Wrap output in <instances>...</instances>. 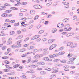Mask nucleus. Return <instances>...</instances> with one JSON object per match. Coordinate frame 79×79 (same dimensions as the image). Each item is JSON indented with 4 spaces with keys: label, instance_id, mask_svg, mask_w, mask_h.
Masks as SVG:
<instances>
[{
    "label": "nucleus",
    "instance_id": "obj_43",
    "mask_svg": "<svg viewBox=\"0 0 79 79\" xmlns=\"http://www.w3.org/2000/svg\"><path fill=\"white\" fill-rule=\"evenodd\" d=\"M4 6H10V4L6 3L4 4Z\"/></svg>",
    "mask_w": 79,
    "mask_h": 79
},
{
    "label": "nucleus",
    "instance_id": "obj_38",
    "mask_svg": "<svg viewBox=\"0 0 79 79\" xmlns=\"http://www.w3.org/2000/svg\"><path fill=\"white\" fill-rule=\"evenodd\" d=\"M38 61V60L37 59H35L32 61V62L33 63H36Z\"/></svg>",
    "mask_w": 79,
    "mask_h": 79
},
{
    "label": "nucleus",
    "instance_id": "obj_42",
    "mask_svg": "<svg viewBox=\"0 0 79 79\" xmlns=\"http://www.w3.org/2000/svg\"><path fill=\"white\" fill-rule=\"evenodd\" d=\"M56 76H55V75L54 74H53L50 76V77H51V78H53V77H55Z\"/></svg>",
    "mask_w": 79,
    "mask_h": 79
},
{
    "label": "nucleus",
    "instance_id": "obj_52",
    "mask_svg": "<svg viewBox=\"0 0 79 79\" xmlns=\"http://www.w3.org/2000/svg\"><path fill=\"white\" fill-rule=\"evenodd\" d=\"M46 70H47V71H51V69L49 68H46Z\"/></svg>",
    "mask_w": 79,
    "mask_h": 79
},
{
    "label": "nucleus",
    "instance_id": "obj_44",
    "mask_svg": "<svg viewBox=\"0 0 79 79\" xmlns=\"http://www.w3.org/2000/svg\"><path fill=\"white\" fill-rule=\"evenodd\" d=\"M60 61V59H56L54 60V62H57V61Z\"/></svg>",
    "mask_w": 79,
    "mask_h": 79
},
{
    "label": "nucleus",
    "instance_id": "obj_28",
    "mask_svg": "<svg viewBox=\"0 0 79 79\" xmlns=\"http://www.w3.org/2000/svg\"><path fill=\"white\" fill-rule=\"evenodd\" d=\"M63 5H68L69 4V3L68 2H62Z\"/></svg>",
    "mask_w": 79,
    "mask_h": 79
},
{
    "label": "nucleus",
    "instance_id": "obj_4",
    "mask_svg": "<svg viewBox=\"0 0 79 79\" xmlns=\"http://www.w3.org/2000/svg\"><path fill=\"white\" fill-rule=\"evenodd\" d=\"M76 60V58L72 57L70 58L69 59L70 61L68 62L69 64H74V61Z\"/></svg>",
    "mask_w": 79,
    "mask_h": 79
},
{
    "label": "nucleus",
    "instance_id": "obj_58",
    "mask_svg": "<svg viewBox=\"0 0 79 79\" xmlns=\"http://www.w3.org/2000/svg\"><path fill=\"white\" fill-rule=\"evenodd\" d=\"M7 52H8L9 53V52H11V49H10V48H8V49H7Z\"/></svg>",
    "mask_w": 79,
    "mask_h": 79
},
{
    "label": "nucleus",
    "instance_id": "obj_10",
    "mask_svg": "<svg viewBox=\"0 0 79 79\" xmlns=\"http://www.w3.org/2000/svg\"><path fill=\"white\" fill-rule=\"evenodd\" d=\"M72 29L71 27H66L64 28V31H70Z\"/></svg>",
    "mask_w": 79,
    "mask_h": 79
},
{
    "label": "nucleus",
    "instance_id": "obj_32",
    "mask_svg": "<svg viewBox=\"0 0 79 79\" xmlns=\"http://www.w3.org/2000/svg\"><path fill=\"white\" fill-rule=\"evenodd\" d=\"M11 10H18V8L16 7H11L10 8Z\"/></svg>",
    "mask_w": 79,
    "mask_h": 79
},
{
    "label": "nucleus",
    "instance_id": "obj_24",
    "mask_svg": "<svg viewBox=\"0 0 79 79\" xmlns=\"http://www.w3.org/2000/svg\"><path fill=\"white\" fill-rule=\"evenodd\" d=\"M57 31V29L55 28H54L52 29V33H55V32H56Z\"/></svg>",
    "mask_w": 79,
    "mask_h": 79
},
{
    "label": "nucleus",
    "instance_id": "obj_41",
    "mask_svg": "<svg viewBox=\"0 0 79 79\" xmlns=\"http://www.w3.org/2000/svg\"><path fill=\"white\" fill-rule=\"evenodd\" d=\"M63 22H67L69 21V19L66 18L63 20Z\"/></svg>",
    "mask_w": 79,
    "mask_h": 79
},
{
    "label": "nucleus",
    "instance_id": "obj_57",
    "mask_svg": "<svg viewBox=\"0 0 79 79\" xmlns=\"http://www.w3.org/2000/svg\"><path fill=\"white\" fill-rule=\"evenodd\" d=\"M21 20H26L27 19L26 17H24L23 18H22L21 19Z\"/></svg>",
    "mask_w": 79,
    "mask_h": 79
},
{
    "label": "nucleus",
    "instance_id": "obj_36",
    "mask_svg": "<svg viewBox=\"0 0 79 79\" xmlns=\"http://www.w3.org/2000/svg\"><path fill=\"white\" fill-rule=\"evenodd\" d=\"M45 31L44 30H40L39 32V34H42V33H43V32H44Z\"/></svg>",
    "mask_w": 79,
    "mask_h": 79
},
{
    "label": "nucleus",
    "instance_id": "obj_23",
    "mask_svg": "<svg viewBox=\"0 0 79 79\" xmlns=\"http://www.w3.org/2000/svg\"><path fill=\"white\" fill-rule=\"evenodd\" d=\"M40 73L41 74H47V72L45 71H42Z\"/></svg>",
    "mask_w": 79,
    "mask_h": 79
},
{
    "label": "nucleus",
    "instance_id": "obj_29",
    "mask_svg": "<svg viewBox=\"0 0 79 79\" xmlns=\"http://www.w3.org/2000/svg\"><path fill=\"white\" fill-rule=\"evenodd\" d=\"M73 56V54L69 52V54L68 55V56L69 58H71Z\"/></svg>",
    "mask_w": 79,
    "mask_h": 79
},
{
    "label": "nucleus",
    "instance_id": "obj_51",
    "mask_svg": "<svg viewBox=\"0 0 79 79\" xmlns=\"http://www.w3.org/2000/svg\"><path fill=\"white\" fill-rule=\"evenodd\" d=\"M27 3L26 2L21 3V5H27Z\"/></svg>",
    "mask_w": 79,
    "mask_h": 79
},
{
    "label": "nucleus",
    "instance_id": "obj_9",
    "mask_svg": "<svg viewBox=\"0 0 79 79\" xmlns=\"http://www.w3.org/2000/svg\"><path fill=\"white\" fill-rule=\"evenodd\" d=\"M42 57H43V55L42 54H40V55L37 54L34 56L35 58H42Z\"/></svg>",
    "mask_w": 79,
    "mask_h": 79
},
{
    "label": "nucleus",
    "instance_id": "obj_26",
    "mask_svg": "<svg viewBox=\"0 0 79 79\" xmlns=\"http://www.w3.org/2000/svg\"><path fill=\"white\" fill-rule=\"evenodd\" d=\"M26 11H27V10H26V9H21L20 10V12H26Z\"/></svg>",
    "mask_w": 79,
    "mask_h": 79
},
{
    "label": "nucleus",
    "instance_id": "obj_49",
    "mask_svg": "<svg viewBox=\"0 0 79 79\" xmlns=\"http://www.w3.org/2000/svg\"><path fill=\"white\" fill-rule=\"evenodd\" d=\"M39 18V16L36 15L35 16V17L34 18V20H36L38 19Z\"/></svg>",
    "mask_w": 79,
    "mask_h": 79
},
{
    "label": "nucleus",
    "instance_id": "obj_7",
    "mask_svg": "<svg viewBox=\"0 0 79 79\" xmlns=\"http://www.w3.org/2000/svg\"><path fill=\"white\" fill-rule=\"evenodd\" d=\"M10 23H6L4 24L3 26L4 27H7V28L11 27V25H10Z\"/></svg>",
    "mask_w": 79,
    "mask_h": 79
},
{
    "label": "nucleus",
    "instance_id": "obj_60",
    "mask_svg": "<svg viewBox=\"0 0 79 79\" xmlns=\"http://www.w3.org/2000/svg\"><path fill=\"white\" fill-rule=\"evenodd\" d=\"M32 67L33 68H36V67H37V65H32Z\"/></svg>",
    "mask_w": 79,
    "mask_h": 79
},
{
    "label": "nucleus",
    "instance_id": "obj_62",
    "mask_svg": "<svg viewBox=\"0 0 79 79\" xmlns=\"http://www.w3.org/2000/svg\"><path fill=\"white\" fill-rule=\"evenodd\" d=\"M19 15L20 16H23V14L22 13H19Z\"/></svg>",
    "mask_w": 79,
    "mask_h": 79
},
{
    "label": "nucleus",
    "instance_id": "obj_56",
    "mask_svg": "<svg viewBox=\"0 0 79 79\" xmlns=\"http://www.w3.org/2000/svg\"><path fill=\"white\" fill-rule=\"evenodd\" d=\"M8 16L9 18L12 17L13 16V14H10L8 15Z\"/></svg>",
    "mask_w": 79,
    "mask_h": 79
},
{
    "label": "nucleus",
    "instance_id": "obj_1",
    "mask_svg": "<svg viewBox=\"0 0 79 79\" xmlns=\"http://www.w3.org/2000/svg\"><path fill=\"white\" fill-rule=\"evenodd\" d=\"M67 46H69L70 47H76V44L73 43V42H70L68 43Z\"/></svg>",
    "mask_w": 79,
    "mask_h": 79
},
{
    "label": "nucleus",
    "instance_id": "obj_64",
    "mask_svg": "<svg viewBox=\"0 0 79 79\" xmlns=\"http://www.w3.org/2000/svg\"><path fill=\"white\" fill-rule=\"evenodd\" d=\"M37 79H43L42 77H39L37 78Z\"/></svg>",
    "mask_w": 79,
    "mask_h": 79
},
{
    "label": "nucleus",
    "instance_id": "obj_25",
    "mask_svg": "<svg viewBox=\"0 0 79 79\" xmlns=\"http://www.w3.org/2000/svg\"><path fill=\"white\" fill-rule=\"evenodd\" d=\"M29 50H34V47L32 46H31L28 48Z\"/></svg>",
    "mask_w": 79,
    "mask_h": 79
},
{
    "label": "nucleus",
    "instance_id": "obj_27",
    "mask_svg": "<svg viewBox=\"0 0 79 79\" xmlns=\"http://www.w3.org/2000/svg\"><path fill=\"white\" fill-rule=\"evenodd\" d=\"M12 11V10H7L5 11V13H11Z\"/></svg>",
    "mask_w": 79,
    "mask_h": 79
},
{
    "label": "nucleus",
    "instance_id": "obj_17",
    "mask_svg": "<svg viewBox=\"0 0 79 79\" xmlns=\"http://www.w3.org/2000/svg\"><path fill=\"white\" fill-rule=\"evenodd\" d=\"M8 43L9 44H12V38H10L8 40Z\"/></svg>",
    "mask_w": 79,
    "mask_h": 79
},
{
    "label": "nucleus",
    "instance_id": "obj_19",
    "mask_svg": "<svg viewBox=\"0 0 79 79\" xmlns=\"http://www.w3.org/2000/svg\"><path fill=\"white\" fill-rule=\"evenodd\" d=\"M64 53H65V52H64L63 51V52H59L58 54V55H64Z\"/></svg>",
    "mask_w": 79,
    "mask_h": 79
},
{
    "label": "nucleus",
    "instance_id": "obj_54",
    "mask_svg": "<svg viewBox=\"0 0 79 79\" xmlns=\"http://www.w3.org/2000/svg\"><path fill=\"white\" fill-rule=\"evenodd\" d=\"M77 19V16H74L73 17V20H75V19Z\"/></svg>",
    "mask_w": 79,
    "mask_h": 79
},
{
    "label": "nucleus",
    "instance_id": "obj_46",
    "mask_svg": "<svg viewBox=\"0 0 79 79\" xmlns=\"http://www.w3.org/2000/svg\"><path fill=\"white\" fill-rule=\"evenodd\" d=\"M15 33L13 31H11L10 33V35H13Z\"/></svg>",
    "mask_w": 79,
    "mask_h": 79
},
{
    "label": "nucleus",
    "instance_id": "obj_37",
    "mask_svg": "<svg viewBox=\"0 0 79 79\" xmlns=\"http://www.w3.org/2000/svg\"><path fill=\"white\" fill-rule=\"evenodd\" d=\"M21 56V57H22V58H24V57H26V56H27V54H22Z\"/></svg>",
    "mask_w": 79,
    "mask_h": 79
},
{
    "label": "nucleus",
    "instance_id": "obj_48",
    "mask_svg": "<svg viewBox=\"0 0 79 79\" xmlns=\"http://www.w3.org/2000/svg\"><path fill=\"white\" fill-rule=\"evenodd\" d=\"M5 22H8V23H10V21L9 19H6L5 20Z\"/></svg>",
    "mask_w": 79,
    "mask_h": 79
},
{
    "label": "nucleus",
    "instance_id": "obj_18",
    "mask_svg": "<svg viewBox=\"0 0 79 79\" xmlns=\"http://www.w3.org/2000/svg\"><path fill=\"white\" fill-rule=\"evenodd\" d=\"M6 8V7L4 6H1V8H0V11L2 10H5Z\"/></svg>",
    "mask_w": 79,
    "mask_h": 79
},
{
    "label": "nucleus",
    "instance_id": "obj_2",
    "mask_svg": "<svg viewBox=\"0 0 79 79\" xmlns=\"http://www.w3.org/2000/svg\"><path fill=\"white\" fill-rule=\"evenodd\" d=\"M33 7L35 9H41L42 8V6L39 4L35 5L33 6Z\"/></svg>",
    "mask_w": 79,
    "mask_h": 79
},
{
    "label": "nucleus",
    "instance_id": "obj_16",
    "mask_svg": "<svg viewBox=\"0 0 79 79\" xmlns=\"http://www.w3.org/2000/svg\"><path fill=\"white\" fill-rule=\"evenodd\" d=\"M1 16L3 18H5V17H7L8 16V14L4 13L1 15Z\"/></svg>",
    "mask_w": 79,
    "mask_h": 79
},
{
    "label": "nucleus",
    "instance_id": "obj_22",
    "mask_svg": "<svg viewBox=\"0 0 79 79\" xmlns=\"http://www.w3.org/2000/svg\"><path fill=\"white\" fill-rule=\"evenodd\" d=\"M3 62L5 64H9L10 63V61H8L7 60H5Z\"/></svg>",
    "mask_w": 79,
    "mask_h": 79
},
{
    "label": "nucleus",
    "instance_id": "obj_39",
    "mask_svg": "<svg viewBox=\"0 0 79 79\" xmlns=\"http://www.w3.org/2000/svg\"><path fill=\"white\" fill-rule=\"evenodd\" d=\"M8 57L7 56H5L3 57H2V59L3 60H6V59H8Z\"/></svg>",
    "mask_w": 79,
    "mask_h": 79
},
{
    "label": "nucleus",
    "instance_id": "obj_15",
    "mask_svg": "<svg viewBox=\"0 0 79 79\" xmlns=\"http://www.w3.org/2000/svg\"><path fill=\"white\" fill-rule=\"evenodd\" d=\"M55 41V40L51 39L48 40V44H52V42H54Z\"/></svg>",
    "mask_w": 79,
    "mask_h": 79
},
{
    "label": "nucleus",
    "instance_id": "obj_40",
    "mask_svg": "<svg viewBox=\"0 0 79 79\" xmlns=\"http://www.w3.org/2000/svg\"><path fill=\"white\" fill-rule=\"evenodd\" d=\"M22 78V79H27V78H26V77H26V76L25 75H22L21 76Z\"/></svg>",
    "mask_w": 79,
    "mask_h": 79
},
{
    "label": "nucleus",
    "instance_id": "obj_20",
    "mask_svg": "<svg viewBox=\"0 0 79 79\" xmlns=\"http://www.w3.org/2000/svg\"><path fill=\"white\" fill-rule=\"evenodd\" d=\"M20 66V64H16L15 65H14L13 66V67L14 68H18Z\"/></svg>",
    "mask_w": 79,
    "mask_h": 79
},
{
    "label": "nucleus",
    "instance_id": "obj_35",
    "mask_svg": "<svg viewBox=\"0 0 79 79\" xmlns=\"http://www.w3.org/2000/svg\"><path fill=\"white\" fill-rule=\"evenodd\" d=\"M7 48V47L6 46H4L2 48V50H6Z\"/></svg>",
    "mask_w": 79,
    "mask_h": 79
},
{
    "label": "nucleus",
    "instance_id": "obj_31",
    "mask_svg": "<svg viewBox=\"0 0 79 79\" xmlns=\"http://www.w3.org/2000/svg\"><path fill=\"white\" fill-rule=\"evenodd\" d=\"M38 64H40V65H44V62H38L37 63Z\"/></svg>",
    "mask_w": 79,
    "mask_h": 79
},
{
    "label": "nucleus",
    "instance_id": "obj_11",
    "mask_svg": "<svg viewBox=\"0 0 79 79\" xmlns=\"http://www.w3.org/2000/svg\"><path fill=\"white\" fill-rule=\"evenodd\" d=\"M43 59L44 61H52V60H50L48 57H44Z\"/></svg>",
    "mask_w": 79,
    "mask_h": 79
},
{
    "label": "nucleus",
    "instance_id": "obj_8",
    "mask_svg": "<svg viewBox=\"0 0 79 79\" xmlns=\"http://www.w3.org/2000/svg\"><path fill=\"white\" fill-rule=\"evenodd\" d=\"M57 46V45L55 44L51 45L49 48V50H53V48H54Z\"/></svg>",
    "mask_w": 79,
    "mask_h": 79
},
{
    "label": "nucleus",
    "instance_id": "obj_3",
    "mask_svg": "<svg viewBox=\"0 0 79 79\" xmlns=\"http://www.w3.org/2000/svg\"><path fill=\"white\" fill-rule=\"evenodd\" d=\"M21 42H22V40H18L15 43L16 47H21V44H21Z\"/></svg>",
    "mask_w": 79,
    "mask_h": 79
},
{
    "label": "nucleus",
    "instance_id": "obj_30",
    "mask_svg": "<svg viewBox=\"0 0 79 79\" xmlns=\"http://www.w3.org/2000/svg\"><path fill=\"white\" fill-rule=\"evenodd\" d=\"M23 35H19V36H18L17 37V39H22L23 38Z\"/></svg>",
    "mask_w": 79,
    "mask_h": 79
},
{
    "label": "nucleus",
    "instance_id": "obj_47",
    "mask_svg": "<svg viewBox=\"0 0 79 79\" xmlns=\"http://www.w3.org/2000/svg\"><path fill=\"white\" fill-rule=\"evenodd\" d=\"M19 22H18L17 23H15L14 24L15 26H18L19 25Z\"/></svg>",
    "mask_w": 79,
    "mask_h": 79
},
{
    "label": "nucleus",
    "instance_id": "obj_6",
    "mask_svg": "<svg viewBox=\"0 0 79 79\" xmlns=\"http://www.w3.org/2000/svg\"><path fill=\"white\" fill-rule=\"evenodd\" d=\"M52 73H56L58 71V69L57 68H52Z\"/></svg>",
    "mask_w": 79,
    "mask_h": 79
},
{
    "label": "nucleus",
    "instance_id": "obj_21",
    "mask_svg": "<svg viewBox=\"0 0 79 79\" xmlns=\"http://www.w3.org/2000/svg\"><path fill=\"white\" fill-rule=\"evenodd\" d=\"M55 66H56V67L62 66V64H61L57 63L55 64Z\"/></svg>",
    "mask_w": 79,
    "mask_h": 79
},
{
    "label": "nucleus",
    "instance_id": "obj_53",
    "mask_svg": "<svg viewBox=\"0 0 79 79\" xmlns=\"http://www.w3.org/2000/svg\"><path fill=\"white\" fill-rule=\"evenodd\" d=\"M5 66V67H6V68H11V67L9 66V65H8L7 64H6Z\"/></svg>",
    "mask_w": 79,
    "mask_h": 79
},
{
    "label": "nucleus",
    "instance_id": "obj_33",
    "mask_svg": "<svg viewBox=\"0 0 79 79\" xmlns=\"http://www.w3.org/2000/svg\"><path fill=\"white\" fill-rule=\"evenodd\" d=\"M35 13V11L34 10H31L30 11V13L31 14V15H34V14Z\"/></svg>",
    "mask_w": 79,
    "mask_h": 79
},
{
    "label": "nucleus",
    "instance_id": "obj_12",
    "mask_svg": "<svg viewBox=\"0 0 79 79\" xmlns=\"http://www.w3.org/2000/svg\"><path fill=\"white\" fill-rule=\"evenodd\" d=\"M64 26L63 24L60 23L57 25V27H59V28H61L63 27Z\"/></svg>",
    "mask_w": 79,
    "mask_h": 79
},
{
    "label": "nucleus",
    "instance_id": "obj_14",
    "mask_svg": "<svg viewBox=\"0 0 79 79\" xmlns=\"http://www.w3.org/2000/svg\"><path fill=\"white\" fill-rule=\"evenodd\" d=\"M64 70V71H68L69 69V68L67 66H64L63 67Z\"/></svg>",
    "mask_w": 79,
    "mask_h": 79
},
{
    "label": "nucleus",
    "instance_id": "obj_34",
    "mask_svg": "<svg viewBox=\"0 0 79 79\" xmlns=\"http://www.w3.org/2000/svg\"><path fill=\"white\" fill-rule=\"evenodd\" d=\"M20 5H21V2H18L17 3V4H15V6H19Z\"/></svg>",
    "mask_w": 79,
    "mask_h": 79
},
{
    "label": "nucleus",
    "instance_id": "obj_61",
    "mask_svg": "<svg viewBox=\"0 0 79 79\" xmlns=\"http://www.w3.org/2000/svg\"><path fill=\"white\" fill-rule=\"evenodd\" d=\"M69 8V4L65 7V8Z\"/></svg>",
    "mask_w": 79,
    "mask_h": 79
},
{
    "label": "nucleus",
    "instance_id": "obj_63",
    "mask_svg": "<svg viewBox=\"0 0 79 79\" xmlns=\"http://www.w3.org/2000/svg\"><path fill=\"white\" fill-rule=\"evenodd\" d=\"M57 5V3H56V2H54L53 3V6H56V5Z\"/></svg>",
    "mask_w": 79,
    "mask_h": 79
},
{
    "label": "nucleus",
    "instance_id": "obj_5",
    "mask_svg": "<svg viewBox=\"0 0 79 79\" xmlns=\"http://www.w3.org/2000/svg\"><path fill=\"white\" fill-rule=\"evenodd\" d=\"M49 56L51 58H54V57L58 56V54H54L53 55L50 54L49 55Z\"/></svg>",
    "mask_w": 79,
    "mask_h": 79
},
{
    "label": "nucleus",
    "instance_id": "obj_50",
    "mask_svg": "<svg viewBox=\"0 0 79 79\" xmlns=\"http://www.w3.org/2000/svg\"><path fill=\"white\" fill-rule=\"evenodd\" d=\"M20 52H25V49H22L20 50Z\"/></svg>",
    "mask_w": 79,
    "mask_h": 79
},
{
    "label": "nucleus",
    "instance_id": "obj_13",
    "mask_svg": "<svg viewBox=\"0 0 79 79\" xmlns=\"http://www.w3.org/2000/svg\"><path fill=\"white\" fill-rule=\"evenodd\" d=\"M40 37V35H36L34 36L33 38V40H35L37 39H38Z\"/></svg>",
    "mask_w": 79,
    "mask_h": 79
},
{
    "label": "nucleus",
    "instance_id": "obj_45",
    "mask_svg": "<svg viewBox=\"0 0 79 79\" xmlns=\"http://www.w3.org/2000/svg\"><path fill=\"white\" fill-rule=\"evenodd\" d=\"M51 17H52V15L50 14H49L47 15V18H50Z\"/></svg>",
    "mask_w": 79,
    "mask_h": 79
},
{
    "label": "nucleus",
    "instance_id": "obj_55",
    "mask_svg": "<svg viewBox=\"0 0 79 79\" xmlns=\"http://www.w3.org/2000/svg\"><path fill=\"white\" fill-rule=\"evenodd\" d=\"M37 27L38 29H39V28L41 27V25L39 24L37 26Z\"/></svg>",
    "mask_w": 79,
    "mask_h": 79
},
{
    "label": "nucleus",
    "instance_id": "obj_59",
    "mask_svg": "<svg viewBox=\"0 0 79 79\" xmlns=\"http://www.w3.org/2000/svg\"><path fill=\"white\" fill-rule=\"evenodd\" d=\"M0 36H5V34L1 33V34H0Z\"/></svg>",
    "mask_w": 79,
    "mask_h": 79
}]
</instances>
